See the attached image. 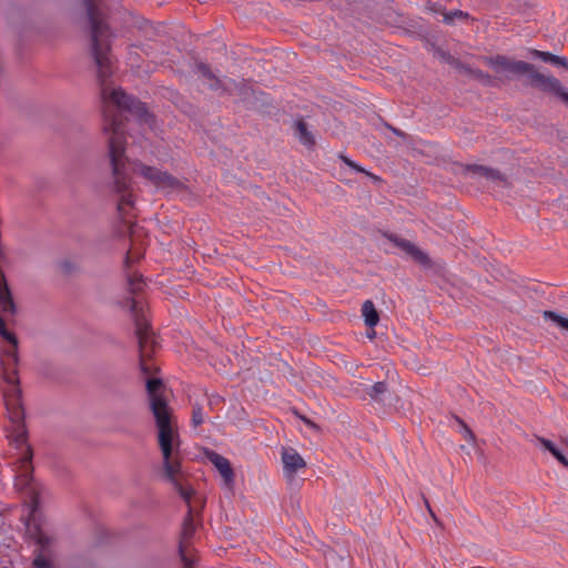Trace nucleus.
<instances>
[{
	"mask_svg": "<svg viewBox=\"0 0 568 568\" xmlns=\"http://www.w3.org/2000/svg\"><path fill=\"white\" fill-rule=\"evenodd\" d=\"M129 310L134 321L139 343L140 369L148 377L150 408L159 429L158 442L163 457V474L189 507L182 526L179 552L185 568H193L196 561L195 551L191 545L195 531L192 504L194 489L190 484L189 475L182 469L179 433L172 423V412L163 396L164 385L160 378H152L160 369L153 358L160 346L146 318L145 308Z\"/></svg>",
	"mask_w": 568,
	"mask_h": 568,
	"instance_id": "f257e3e1",
	"label": "nucleus"
},
{
	"mask_svg": "<svg viewBox=\"0 0 568 568\" xmlns=\"http://www.w3.org/2000/svg\"><path fill=\"white\" fill-rule=\"evenodd\" d=\"M87 14L91 24V50L98 67V78L101 85L102 98V114L103 125L102 130L106 136L108 143V158L110 159V141L113 136H121L123 143V155L126 160L125 175L131 182L129 170L133 173L143 176L155 187L172 192V191H186L187 186L176 179L174 175L166 171H162L154 166L145 165L139 161L130 162L125 155L126 145V130L125 112L135 115L139 120L145 123L149 128L154 125V116L151 114L144 103L128 95L121 88H111L106 79L112 74V57L110 48V30L104 21V13L101 10V0H84ZM130 189L132 184L130 183ZM133 194V190H131Z\"/></svg>",
	"mask_w": 568,
	"mask_h": 568,
	"instance_id": "f03ea898",
	"label": "nucleus"
},
{
	"mask_svg": "<svg viewBox=\"0 0 568 568\" xmlns=\"http://www.w3.org/2000/svg\"><path fill=\"white\" fill-rule=\"evenodd\" d=\"M126 160L123 155V143L121 136H113L110 141V166L112 171V187L114 193L119 196L118 212L120 219L123 221L124 231L130 236L131 247L129 248L125 257V268L138 262L144 255V240L146 233L144 229L132 221L134 217L131 212L134 210V200L130 189V181L125 175Z\"/></svg>",
	"mask_w": 568,
	"mask_h": 568,
	"instance_id": "7ed1b4c3",
	"label": "nucleus"
},
{
	"mask_svg": "<svg viewBox=\"0 0 568 568\" xmlns=\"http://www.w3.org/2000/svg\"><path fill=\"white\" fill-rule=\"evenodd\" d=\"M480 61L497 73L508 72L514 75H526L527 84L544 93L554 94L568 104V92L565 91L561 82L554 75H547L538 71L535 64L514 60L503 54L495 57H480Z\"/></svg>",
	"mask_w": 568,
	"mask_h": 568,
	"instance_id": "20e7f679",
	"label": "nucleus"
},
{
	"mask_svg": "<svg viewBox=\"0 0 568 568\" xmlns=\"http://www.w3.org/2000/svg\"><path fill=\"white\" fill-rule=\"evenodd\" d=\"M385 236L388 241L394 243L398 248L404 251L407 255H409L416 263L425 266V267H432V260L430 257L422 251L417 245H415L413 242L405 240L403 237H399L396 234L393 233H386Z\"/></svg>",
	"mask_w": 568,
	"mask_h": 568,
	"instance_id": "39448f33",
	"label": "nucleus"
},
{
	"mask_svg": "<svg viewBox=\"0 0 568 568\" xmlns=\"http://www.w3.org/2000/svg\"><path fill=\"white\" fill-rule=\"evenodd\" d=\"M468 173H473V174L483 176L489 181L497 183L498 185H500L503 187H509L511 185L508 178L503 172H500L497 169L489 168V166L479 165V164L462 165V174H468Z\"/></svg>",
	"mask_w": 568,
	"mask_h": 568,
	"instance_id": "423d86ee",
	"label": "nucleus"
},
{
	"mask_svg": "<svg viewBox=\"0 0 568 568\" xmlns=\"http://www.w3.org/2000/svg\"><path fill=\"white\" fill-rule=\"evenodd\" d=\"M468 173H473V174L483 176L489 181L497 183L498 185H500L503 187H509L511 185L508 178L503 172H500L497 169L489 168V166L479 165V164L462 165V174H468Z\"/></svg>",
	"mask_w": 568,
	"mask_h": 568,
	"instance_id": "0eeeda50",
	"label": "nucleus"
},
{
	"mask_svg": "<svg viewBox=\"0 0 568 568\" xmlns=\"http://www.w3.org/2000/svg\"><path fill=\"white\" fill-rule=\"evenodd\" d=\"M282 463L284 466L285 477L288 481H293L296 473L306 467L304 458L292 447L283 448Z\"/></svg>",
	"mask_w": 568,
	"mask_h": 568,
	"instance_id": "6e6552de",
	"label": "nucleus"
},
{
	"mask_svg": "<svg viewBox=\"0 0 568 568\" xmlns=\"http://www.w3.org/2000/svg\"><path fill=\"white\" fill-rule=\"evenodd\" d=\"M205 457L215 466L227 488L234 485V470L229 459L214 450H205Z\"/></svg>",
	"mask_w": 568,
	"mask_h": 568,
	"instance_id": "1a4fd4ad",
	"label": "nucleus"
},
{
	"mask_svg": "<svg viewBox=\"0 0 568 568\" xmlns=\"http://www.w3.org/2000/svg\"><path fill=\"white\" fill-rule=\"evenodd\" d=\"M196 70L201 73L205 79L211 81L210 88L212 90H224L227 91V88L224 83L212 72L210 67L203 62L196 63Z\"/></svg>",
	"mask_w": 568,
	"mask_h": 568,
	"instance_id": "9d476101",
	"label": "nucleus"
},
{
	"mask_svg": "<svg viewBox=\"0 0 568 568\" xmlns=\"http://www.w3.org/2000/svg\"><path fill=\"white\" fill-rule=\"evenodd\" d=\"M362 315L364 317L365 324L373 328L379 322V314L375 308V305L372 301L367 300L362 305Z\"/></svg>",
	"mask_w": 568,
	"mask_h": 568,
	"instance_id": "9b49d317",
	"label": "nucleus"
},
{
	"mask_svg": "<svg viewBox=\"0 0 568 568\" xmlns=\"http://www.w3.org/2000/svg\"><path fill=\"white\" fill-rule=\"evenodd\" d=\"M296 134L298 140L304 145L312 148L315 144L313 134L307 130V124L304 120H298L295 125Z\"/></svg>",
	"mask_w": 568,
	"mask_h": 568,
	"instance_id": "f8f14e48",
	"label": "nucleus"
},
{
	"mask_svg": "<svg viewBox=\"0 0 568 568\" xmlns=\"http://www.w3.org/2000/svg\"><path fill=\"white\" fill-rule=\"evenodd\" d=\"M536 439L540 445L548 450L564 467L568 468V459L561 454V452L555 446V444L544 437L536 436Z\"/></svg>",
	"mask_w": 568,
	"mask_h": 568,
	"instance_id": "ddd939ff",
	"label": "nucleus"
},
{
	"mask_svg": "<svg viewBox=\"0 0 568 568\" xmlns=\"http://www.w3.org/2000/svg\"><path fill=\"white\" fill-rule=\"evenodd\" d=\"M203 404H204V402H202V398H200V399L195 398L194 400L191 402V405H192L191 420H192V425L194 427H199L205 422Z\"/></svg>",
	"mask_w": 568,
	"mask_h": 568,
	"instance_id": "4468645a",
	"label": "nucleus"
},
{
	"mask_svg": "<svg viewBox=\"0 0 568 568\" xmlns=\"http://www.w3.org/2000/svg\"><path fill=\"white\" fill-rule=\"evenodd\" d=\"M432 10L435 11V12H440L443 14V17H444V22L445 23H452L456 18L457 19H467L468 18V13L464 12L462 10H455V11H452V12H445V11H442L439 8H437V6H433Z\"/></svg>",
	"mask_w": 568,
	"mask_h": 568,
	"instance_id": "2eb2a0df",
	"label": "nucleus"
},
{
	"mask_svg": "<svg viewBox=\"0 0 568 568\" xmlns=\"http://www.w3.org/2000/svg\"><path fill=\"white\" fill-rule=\"evenodd\" d=\"M202 402H206L211 409H220L224 404V398L219 394L207 395L206 393L200 396Z\"/></svg>",
	"mask_w": 568,
	"mask_h": 568,
	"instance_id": "dca6fc26",
	"label": "nucleus"
},
{
	"mask_svg": "<svg viewBox=\"0 0 568 568\" xmlns=\"http://www.w3.org/2000/svg\"><path fill=\"white\" fill-rule=\"evenodd\" d=\"M469 75L486 85L493 84V81H494V79L490 74H488L479 69H469Z\"/></svg>",
	"mask_w": 568,
	"mask_h": 568,
	"instance_id": "f3484780",
	"label": "nucleus"
},
{
	"mask_svg": "<svg viewBox=\"0 0 568 568\" xmlns=\"http://www.w3.org/2000/svg\"><path fill=\"white\" fill-rule=\"evenodd\" d=\"M544 317L547 318V320L552 321L554 323H556L561 328L568 331V318H565V317L558 315L557 313H555L552 311H545L544 312Z\"/></svg>",
	"mask_w": 568,
	"mask_h": 568,
	"instance_id": "a211bd4d",
	"label": "nucleus"
},
{
	"mask_svg": "<svg viewBox=\"0 0 568 568\" xmlns=\"http://www.w3.org/2000/svg\"><path fill=\"white\" fill-rule=\"evenodd\" d=\"M339 158L342 159V161L346 165H348L349 168L356 170L357 172L365 173L366 175H368L369 178H372L375 181L379 180L378 176L374 175L373 173L367 172L365 169H363L362 166L357 165L354 161H352L351 159H348L344 154H341Z\"/></svg>",
	"mask_w": 568,
	"mask_h": 568,
	"instance_id": "6ab92c4d",
	"label": "nucleus"
},
{
	"mask_svg": "<svg viewBox=\"0 0 568 568\" xmlns=\"http://www.w3.org/2000/svg\"><path fill=\"white\" fill-rule=\"evenodd\" d=\"M387 390V386L384 382H377L376 384H374L371 388V392L368 393V395L375 399V400H379V395L384 394L385 392Z\"/></svg>",
	"mask_w": 568,
	"mask_h": 568,
	"instance_id": "aec40b11",
	"label": "nucleus"
},
{
	"mask_svg": "<svg viewBox=\"0 0 568 568\" xmlns=\"http://www.w3.org/2000/svg\"><path fill=\"white\" fill-rule=\"evenodd\" d=\"M455 419L464 429V438L470 443H475L476 436L474 432L469 428V426L458 416H455Z\"/></svg>",
	"mask_w": 568,
	"mask_h": 568,
	"instance_id": "412c9836",
	"label": "nucleus"
},
{
	"mask_svg": "<svg viewBox=\"0 0 568 568\" xmlns=\"http://www.w3.org/2000/svg\"><path fill=\"white\" fill-rule=\"evenodd\" d=\"M530 53H531V55L542 60L544 62H549V63L554 64V61H556V59H555L556 55L550 52L532 49V50H530Z\"/></svg>",
	"mask_w": 568,
	"mask_h": 568,
	"instance_id": "4be33fe9",
	"label": "nucleus"
},
{
	"mask_svg": "<svg viewBox=\"0 0 568 568\" xmlns=\"http://www.w3.org/2000/svg\"><path fill=\"white\" fill-rule=\"evenodd\" d=\"M33 565L36 568H52L51 561L45 558L42 554H39L34 560Z\"/></svg>",
	"mask_w": 568,
	"mask_h": 568,
	"instance_id": "5701e85b",
	"label": "nucleus"
},
{
	"mask_svg": "<svg viewBox=\"0 0 568 568\" xmlns=\"http://www.w3.org/2000/svg\"><path fill=\"white\" fill-rule=\"evenodd\" d=\"M37 542L42 547L45 548L50 545V538L45 536L43 532H38V539Z\"/></svg>",
	"mask_w": 568,
	"mask_h": 568,
	"instance_id": "b1692460",
	"label": "nucleus"
},
{
	"mask_svg": "<svg viewBox=\"0 0 568 568\" xmlns=\"http://www.w3.org/2000/svg\"><path fill=\"white\" fill-rule=\"evenodd\" d=\"M387 129L390 130L395 135L406 140L408 139V134H406L404 131L390 125V124H386Z\"/></svg>",
	"mask_w": 568,
	"mask_h": 568,
	"instance_id": "393cba45",
	"label": "nucleus"
},
{
	"mask_svg": "<svg viewBox=\"0 0 568 568\" xmlns=\"http://www.w3.org/2000/svg\"><path fill=\"white\" fill-rule=\"evenodd\" d=\"M452 64H454L458 70H460L462 72H465L467 74H469V69H471L469 65H466L455 59L452 60Z\"/></svg>",
	"mask_w": 568,
	"mask_h": 568,
	"instance_id": "a878e982",
	"label": "nucleus"
},
{
	"mask_svg": "<svg viewBox=\"0 0 568 568\" xmlns=\"http://www.w3.org/2000/svg\"><path fill=\"white\" fill-rule=\"evenodd\" d=\"M304 423L305 425H307L308 427L315 429V430H320V426L314 423L313 420H311L310 418L305 417V416H302V415H297Z\"/></svg>",
	"mask_w": 568,
	"mask_h": 568,
	"instance_id": "bb28decb",
	"label": "nucleus"
},
{
	"mask_svg": "<svg viewBox=\"0 0 568 568\" xmlns=\"http://www.w3.org/2000/svg\"><path fill=\"white\" fill-rule=\"evenodd\" d=\"M555 59H556V61H554V64L568 69V62L565 58L556 55Z\"/></svg>",
	"mask_w": 568,
	"mask_h": 568,
	"instance_id": "cd10ccee",
	"label": "nucleus"
},
{
	"mask_svg": "<svg viewBox=\"0 0 568 568\" xmlns=\"http://www.w3.org/2000/svg\"><path fill=\"white\" fill-rule=\"evenodd\" d=\"M429 515L432 516L433 520L436 523L437 526H443V523L438 519L434 511L429 513Z\"/></svg>",
	"mask_w": 568,
	"mask_h": 568,
	"instance_id": "c85d7f7f",
	"label": "nucleus"
},
{
	"mask_svg": "<svg viewBox=\"0 0 568 568\" xmlns=\"http://www.w3.org/2000/svg\"><path fill=\"white\" fill-rule=\"evenodd\" d=\"M429 515L432 516L433 520L436 523L437 526H443V523L438 519L434 511L429 513Z\"/></svg>",
	"mask_w": 568,
	"mask_h": 568,
	"instance_id": "c756f323",
	"label": "nucleus"
},
{
	"mask_svg": "<svg viewBox=\"0 0 568 568\" xmlns=\"http://www.w3.org/2000/svg\"><path fill=\"white\" fill-rule=\"evenodd\" d=\"M375 336H376V332H375V329H374V327H373V328H371V329L368 331V333H367V337H368L369 339H374V338H375Z\"/></svg>",
	"mask_w": 568,
	"mask_h": 568,
	"instance_id": "7c9ffc66",
	"label": "nucleus"
},
{
	"mask_svg": "<svg viewBox=\"0 0 568 568\" xmlns=\"http://www.w3.org/2000/svg\"><path fill=\"white\" fill-rule=\"evenodd\" d=\"M425 504H426V508H427L428 513H432L433 509H432V507H430V505H429L427 499H425Z\"/></svg>",
	"mask_w": 568,
	"mask_h": 568,
	"instance_id": "2f4dec72",
	"label": "nucleus"
},
{
	"mask_svg": "<svg viewBox=\"0 0 568 568\" xmlns=\"http://www.w3.org/2000/svg\"><path fill=\"white\" fill-rule=\"evenodd\" d=\"M425 504H426V508H427L428 513H432L433 509H432V507H430V505H429L427 499H425Z\"/></svg>",
	"mask_w": 568,
	"mask_h": 568,
	"instance_id": "473e14b6",
	"label": "nucleus"
},
{
	"mask_svg": "<svg viewBox=\"0 0 568 568\" xmlns=\"http://www.w3.org/2000/svg\"><path fill=\"white\" fill-rule=\"evenodd\" d=\"M425 504H426V508H427L428 513H432L433 509H432V507H430V505H429L427 499H425Z\"/></svg>",
	"mask_w": 568,
	"mask_h": 568,
	"instance_id": "72a5a7b5",
	"label": "nucleus"
}]
</instances>
